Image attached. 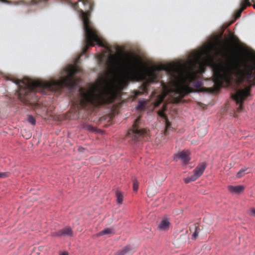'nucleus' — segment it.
<instances>
[{
    "instance_id": "nucleus-1",
    "label": "nucleus",
    "mask_w": 255,
    "mask_h": 255,
    "mask_svg": "<svg viewBox=\"0 0 255 255\" xmlns=\"http://www.w3.org/2000/svg\"><path fill=\"white\" fill-rule=\"evenodd\" d=\"M77 72V68L71 66L66 69L67 76L61 77L58 80L34 81L28 78H25L21 80L8 77L7 80L12 81L17 86L18 89L16 93L21 102L26 105H30L36 107L38 102V97L36 95V92L47 95L51 92L60 93L64 87L71 90L79 81V79L75 77Z\"/></svg>"
},
{
    "instance_id": "nucleus-2",
    "label": "nucleus",
    "mask_w": 255,
    "mask_h": 255,
    "mask_svg": "<svg viewBox=\"0 0 255 255\" xmlns=\"http://www.w3.org/2000/svg\"><path fill=\"white\" fill-rule=\"evenodd\" d=\"M120 85L112 83L108 87L102 88L93 84L88 88H80V106L83 109L88 107H97L113 103L122 90L123 79L118 80Z\"/></svg>"
},
{
    "instance_id": "nucleus-3",
    "label": "nucleus",
    "mask_w": 255,
    "mask_h": 255,
    "mask_svg": "<svg viewBox=\"0 0 255 255\" xmlns=\"http://www.w3.org/2000/svg\"><path fill=\"white\" fill-rule=\"evenodd\" d=\"M231 55L226 65H219L214 69V82L216 87L219 89L224 83L230 85L233 76L241 77V81L244 79L250 83L255 82V63L249 65L246 70L243 71L237 57Z\"/></svg>"
},
{
    "instance_id": "nucleus-4",
    "label": "nucleus",
    "mask_w": 255,
    "mask_h": 255,
    "mask_svg": "<svg viewBox=\"0 0 255 255\" xmlns=\"http://www.w3.org/2000/svg\"><path fill=\"white\" fill-rule=\"evenodd\" d=\"M160 69L165 70L172 77H174L177 74L180 78L181 83L178 84L175 88V94L178 96L177 98H174V103L179 102L185 95L191 92V89L189 85L195 82L197 78V73L192 69L185 71L183 66L175 65H162L154 68L148 69L146 70V74L151 82H154L157 80L156 70Z\"/></svg>"
},
{
    "instance_id": "nucleus-5",
    "label": "nucleus",
    "mask_w": 255,
    "mask_h": 255,
    "mask_svg": "<svg viewBox=\"0 0 255 255\" xmlns=\"http://www.w3.org/2000/svg\"><path fill=\"white\" fill-rule=\"evenodd\" d=\"M79 1L82 2L84 6V11L82 9L80 8L77 2L71 3V6L73 8L78 11L81 16L83 23V28L86 33L87 38V43H90L93 45V41H96L101 45L102 44L100 42L97 30L93 27L91 23L89 16L93 10L94 3L92 0H78Z\"/></svg>"
},
{
    "instance_id": "nucleus-6",
    "label": "nucleus",
    "mask_w": 255,
    "mask_h": 255,
    "mask_svg": "<svg viewBox=\"0 0 255 255\" xmlns=\"http://www.w3.org/2000/svg\"><path fill=\"white\" fill-rule=\"evenodd\" d=\"M123 63L130 74L134 76L140 75L141 62L137 57L132 54H126Z\"/></svg>"
},
{
    "instance_id": "nucleus-7",
    "label": "nucleus",
    "mask_w": 255,
    "mask_h": 255,
    "mask_svg": "<svg viewBox=\"0 0 255 255\" xmlns=\"http://www.w3.org/2000/svg\"><path fill=\"white\" fill-rule=\"evenodd\" d=\"M147 134V130L141 125L140 118H137L132 125V128L128 130L127 136L134 141H139Z\"/></svg>"
},
{
    "instance_id": "nucleus-8",
    "label": "nucleus",
    "mask_w": 255,
    "mask_h": 255,
    "mask_svg": "<svg viewBox=\"0 0 255 255\" xmlns=\"http://www.w3.org/2000/svg\"><path fill=\"white\" fill-rule=\"evenodd\" d=\"M251 87L248 86L243 89H240L237 91L236 93L232 94V98L235 101L236 104L239 105L237 111L239 112L243 109V103L246 98L250 95Z\"/></svg>"
},
{
    "instance_id": "nucleus-9",
    "label": "nucleus",
    "mask_w": 255,
    "mask_h": 255,
    "mask_svg": "<svg viewBox=\"0 0 255 255\" xmlns=\"http://www.w3.org/2000/svg\"><path fill=\"white\" fill-rule=\"evenodd\" d=\"M212 46H211L209 47L207 49L204 50L202 53H198L197 55H199V57H198L196 60L195 62L197 63L199 65V72L200 73L204 72L205 71V63L203 62H201L200 60V55H202L203 54H204L206 55V63H208V64H210L213 62V58L212 55L211 54V51L212 50Z\"/></svg>"
},
{
    "instance_id": "nucleus-10",
    "label": "nucleus",
    "mask_w": 255,
    "mask_h": 255,
    "mask_svg": "<svg viewBox=\"0 0 255 255\" xmlns=\"http://www.w3.org/2000/svg\"><path fill=\"white\" fill-rule=\"evenodd\" d=\"M107 64L111 70L121 66V57L118 55H111L108 58Z\"/></svg>"
},
{
    "instance_id": "nucleus-11",
    "label": "nucleus",
    "mask_w": 255,
    "mask_h": 255,
    "mask_svg": "<svg viewBox=\"0 0 255 255\" xmlns=\"http://www.w3.org/2000/svg\"><path fill=\"white\" fill-rule=\"evenodd\" d=\"M52 236L54 237H72L73 231L70 226H66L61 230L52 233Z\"/></svg>"
},
{
    "instance_id": "nucleus-12",
    "label": "nucleus",
    "mask_w": 255,
    "mask_h": 255,
    "mask_svg": "<svg viewBox=\"0 0 255 255\" xmlns=\"http://www.w3.org/2000/svg\"><path fill=\"white\" fill-rule=\"evenodd\" d=\"M189 155L190 152L188 150H183L175 154L174 159L175 160H177L178 159H181L184 163L187 164L190 160Z\"/></svg>"
},
{
    "instance_id": "nucleus-13",
    "label": "nucleus",
    "mask_w": 255,
    "mask_h": 255,
    "mask_svg": "<svg viewBox=\"0 0 255 255\" xmlns=\"http://www.w3.org/2000/svg\"><path fill=\"white\" fill-rule=\"evenodd\" d=\"M85 36H86V33L85 32ZM99 40H100V42H101V43L102 44L101 45V44H100L99 43V42L98 41H93V43L94 45H92L90 43H87V38H86V37H85V41H84V46L83 47V53H82V54H80V56H82V54H85L87 52V51L88 49L89 46H94L95 42L97 43V44L98 45H99V46H102L103 47H105V48H106L107 49H108L109 48L108 47V46L107 45V44L105 43L103 41V40H102L99 37Z\"/></svg>"
},
{
    "instance_id": "nucleus-14",
    "label": "nucleus",
    "mask_w": 255,
    "mask_h": 255,
    "mask_svg": "<svg viewBox=\"0 0 255 255\" xmlns=\"http://www.w3.org/2000/svg\"><path fill=\"white\" fill-rule=\"evenodd\" d=\"M85 36H86V33L85 32ZM99 40H100V42H101V43L102 44L101 45V44H100L99 43V42L98 41H93V43L94 45H92L90 43H87V38H86V37H85V41H84V46L83 47V53H82V54H80V56H82V54H85L87 52V51L88 49L89 46H94L95 42L97 43V44L98 45H99V46H102L103 47H105V48H106L107 49H108L109 48L108 47V46L107 45V44L105 43L103 41V40H102L99 37Z\"/></svg>"
},
{
    "instance_id": "nucleus-15",
    "label": "nucleus",
    "mask_w": 255,
    "mask_h": 255,
    "mask_svg": "<svg viewBox=\"0 0 255 255\" xmlns=\"http://www.w3.org/2000/svg\"><path fill=\"white\" fill-rule=\"evenodd\" d=\"M251 2H253L252 0H242L240 4V8L235 13V17L236 19L240 17L242 12L248 6L251 5Z\"/></svg>"
},
{
    "instance_id": "nucleus-16",
    "label": "nucleus",
    "mask_w": 255,
    "mask_h": 255,
    "mask_svg": "<svg viewBox=\"0 0 255 255\" xmlns=\"http://www.w3.org/2000/svg\"><path fill=\"white\" fill-rule=\"evenodd\" d=\"M206 168V165L205 164L202 163L198 166H197L195 169L193 170L192 175L196 177L197 179L199 177H200Z\"/></svg>"
},
{
    "instance_id": "nucleus-17",
    "label": "nucleus",
    "mask_w": 255,
    "mask_h": 255,
    "mask_svg": "<svg viewBox=\"0 0 255 255\" xmlns=\"http://www.w3.org/2000/svg\"><path fill=\"white\" fill-rule=\"evenodd\" d=\"M170 223L167 219H162L158 226V229L162 231H166L169 229Z\"/></svg>"
},
{
    "instance_id": "nucleus-18",
    "label": "nucleus",
    "mask_w": 255,
    "mask_h": 255,
    "mask_svg": "<svg viewBox=\"0 0 255 255\" xmlns=\"http://www.w3.org/2000/svg\"><path fill=\"white\" fill-rule=\"evenodd\" d=\"M228 189L231 193L240 194L243 192L245 189V187L243 185H238L235 186L230 185L228 186Z\"/></svg>"
},
{
    "instance_id": "nucleus-19",
    "label": "nucleus",
    "mask_w": 255,
    "mask_h": 255,
    "mask_svg": "<svg viewBox=\"0 0 255 255\" xmlns=\"http://www.w3.org/2000/svg\"><path fill=\"white\" fill-rule=\"evenodd\" d=\"M158 114L159 116L164 118L165 122V129L164 130V134L167 135L168 133L167 131L169 128H170L171 124V123L168 120L167 117L165 115L163 111H159L158 112Z\"/></svg>"
},
{
    "instance_id": "nucleus-20",
    "label": "nucleus",
    "mask_w": 255,
    "mask_h": 255,
    "mask_svg": "<svg viewBox=\"0 0 255 255\" xmlns=\"http://www.w3.org/2000/svg\"><path fill=\"white\" fill-rule=\"evenodd\" d=\"M132 253V250L130 246H126L122 250L116 252L115 255H131Z\"/></svg>"
},
{
    "instance_id": "nucleus-21",
    "label": "nucleus",
    "mask_w": 255,
    "mask_h": 255,
    "mask_svg": "<svg viewBox=\"0 0 255 255\" xmlns=\"http://www.w3.org/2000/svg\"><path fill=\"white\" fill-rule=\"evenodd\" d=\"M147 87L146 85L145 84L142 85L139 90L138 91H135L134 92V98H136L138 96L141 95L144 93H146L147 92Z\"/></svg>"
},
{
    "instance_id": "nucleus-22",
    "label": "nucleus",
    "mask_w": 255,
    "mask_h": 255,
    "mask_svg": "<svg viewBox=\"0 0 255 255\" xmlns=\"http://www.w3.org/2000/svg\"><path fill=\"white\" fill-rule=\"evenodd\" d=\"M193 230H194V232L192 234V239H196L199 235L200 228L198 226H193L190 228V230L191 231Z\"/></svg>"
},
{
    "instance_id": "nucleus-23",
    "label": "nucleus",
    "mask_w": 255,
    "mask_h": 255,
    "mask_svg": "<svg viewBox=\"0 0 255 255\" xmlns=\"http://www.w3.org/2000/svg\"><path fill=\"white\" fill-rule=\"evenodd\" d=\"M116 196L117 198V203L118 204H122L123 201V193L121 191L117 190L116 192Z\"/></svg>"
},
{
    "instance_id": "nucleus-24",
    "label": "nucleus",
    "mask_w": 255,
    "mask_h": 255,
    "mask_svg": "<svg viewBox=\"0 0 255 255\" xmlns=\"http://www.w3.org/2000/svg\"><path fill=\"white\" fill-rule=\"evenodd\" d=\"M113 233H114L113 229L110 228H107L101 231V232H100L99 233V236H103L105 235L112 234Z\"/></svg>"
},
{
    "instance_id": "nucleus-25",
    "label": "nucleus",
    "mask_w": 255,
    "mask_h": 255,
    "mask_svg": "<svg viewBox=\"0 0 255 255\" xmlns=\"http://www.w3.org/2000/svg\"><path fill=\"white\" fill-rule=\"evenodd\" d=\"M48 0H31V3L33 5L40 4L43 3V6L47 5V1Z\"/></svg>"
},
{
    "instance_id": "nucleus-26",
    "label": "nucleus",
    "mask_w": 255,
    "mask_h": 255,
    "mask_svg": "<svg viewBox=\"0 0 255 255\" xmlns=\"http://www.w3.org/2000/svg\"><path fill=\"white\" fill-rule=\"evenodd\" d=\"M165 95H160L157 99V101L155 103V107H158L160 104H161L165 98Z\"/></svg>"
},
{
    "instance_id": "nucleus-27",
    "label": "nucleus",
    "mask_w": 255,
    "mask_h": 255,
    "mask_svg": "<svg viewBox=\"0 0 255 255\" xmlns=\"http://www.w3.org/2000/svg\"><path fill=\"white\" fill-rule=\"evenodd\" d=\"M146 103L144 101H139L137 106V109L140 110H143L145 108Z\"/></svg>"
},
{
    "instance_id": "nucleus-28",
    "label": "nucleus",
    "mask_w": 255,
    "mask_h": 255,
    "mask_svg": "<svg viewBox=\"0 0 255 255\" xmlns=\"http://www.w3.org/2000/svg\"><path fill=\"white\" fill-rule=\"evenodd\" d=\"M247 168H243L241 169L237 174V177L238 178H241L243 177L246 173Z\"/></svg>"
},
{
    "instance_id": "nucleus-29",
    "label": "nucleus",
    "mask_w": 255,
    "mask_h": 255,
    "mask_svg": "<svg viewBox=\"0 0 255 255\" xmlns=\"http://www.w3.org/2000/svg\"><path fill=\"white\" fill-rule=\"evenodd\" d=\"M196 177H194L192 174L191 175H189L187 178L184 179V181L186 183H188L191 181H193L196 180Z\"/></svg>"
},
{
    "instance_id": "nucleus-30",
    "label": "nucleus",
    "mask_w": 255,
    "mask_h": 255,
    "mask_svg": "<svg viewBox=\"0 0 255 255\" xmlns=\"http://www.w3.org/2000/svg\"><path fill=\"white\" fill-rule=\"evenodd\" d=\"M28 121L32 125H35L36 124V120L34 117L29 115L28 118Z\"/></svg>"
},
{
    "instance_id": "nucleus-31",
    "label": "nucleus",
    "mask_w": 255,
    "mask_h": 255,
    "mask_svg": "<svg viewBox=\"0 0 255 255\" xmlns=\"http://www.w3.org/2000/svg\"><path fill=\"white\" fill-rule=\"evenodd\" d=\"M138 188V182L136 180H134L133 183V190L134 191L136 192Z\"/></svg>"
},
{
    "instance_id": "nucleus-32",
    "label": "nucleus",
    "mask_w": 255,
    "mask_h": 255,
    "mask_svg": "<svg viewBox=\"0 0 255 255\" xmlns=\"http://www.w3.org/2000/svg\"><path fill=\"white\" fill-rule=\"evenodd\" d=\"M9 176L8 172H0V178H4Z\"/></svg>"
},
{
    "instance_id": "nucleus-33",
    "label": "nucleus",
    "mask_w": 255,
    "mask_h": 255,
    "mask_svg": "<svg viewBox=\"0 0 255 255\" xmlns=\"http://www.w3.org/2000/svg\"><path fill=\"white\" fill-rule=\"evenodd\" d=\"M249 214L250 216L255 217V208H252L249 212Z\"/></svg>"
},
{
    "instance_id": "nucleus-34",
    "label": "nucleus",
    "mask_w": 255,
    "mask_h": 255,
    "mask_svg": "<svg viewBox=\"0 0 255 255\" xmlns=\"http://www.w3.org/2000/svg\"><path fill=\"white\" fill-rule=\"evenodd\" d=\"M88 129L89 130L93 131L94 130V127H92L91 126H88Z\"/></svg>"
},
{
    "instance_id": "nucleus-35",
    "label": "nucleus",
    "mask_w": 255,
    "mask_h": 255,
    "mask_svg": "<svg viewBox=\"0 0 255 255\" xmlns=\"http://www.w3.org/2000/svg\"><path fill=\"white\" fill-rule=\"evenodd\" d=\"M60 255H68V254L67 252H63Z\"/></svg>"
},
{
    "instance_id": "nucleus-36",
    "label": "nucleus",
    "mask_w": 255,
    "mask_h": 255,
    "mask_svg": "<svg viewBox=\"0 0 255 255\" xmlns=\"http://www.w3.org/2000/svg\"><path fill=\"white\" fill-rule=\"evenodd\" d=\"M2 1L3 2H7V0H2Z\"/></svg>"
},
{
    "instance_id": "nucleus-37",
    "label": "nucleus",
    "mask_w": 255,
    "mask_h": 255,
    "mask_svg": "<svg viewBox=\"0 0 255 255\" xmlns=\"http://www.w3.org/2000/svg\"><path fill=\"white\" fill-rule=\"evenodd\" d=\"M206 130H205L204 134H206Z\"/></svg>"
},
{
    "instance_id": "nucleus-38",
    "label": "nucleus",
    "mask_w": 255,
    "mask_h": 255,
    "mask_svg": "<svg viewBox=\"0 0 255 255\" xmlns=\"http://www.w3.org/2000/svg\"><path fill=\"white\" fill-rule=\"evenodd\" d=\"M252 1L253 2H254V0H252Z\"/></svg>"
},
{
    "instance_id": "nucleus-39",
    "label": "nucleus",
    "mask_w": 255,
    "mask_h": 255,
    "mask_svg": "<svg viewBox=\"0 0 255 255\" xmlns=\"http://www.w3.org/2000/svg\"><path fill=\"white\" fill-rule=\"evenodd\" d=\"M80 56L78 57V59H77V60H78V59H80Z\"/></svg>"
},
{
    "instance_id": "nucleus-40",
    "label": "nucleus",
    "mask_w": 255,
    "mask_h": 255,
    "mask_svg": "<svg viewBox=\"0 0 255 255\" xmlns=\"http://www.w3.org/2000/svg\"><path fill=\"white\" fill-rule=\"evenodd\" d=\"M254 8H255V5H254Z\"/></svg>"
},
{
    "instance_id": "nucleus-41",
    "label": "nucleus",
    "mask_w": 255,
    "mask_h": 255,
    "mask_svg": "<svg viewBox=\"0 0 255 255\" xmlns=\"http://www.w3.org/2000/svg\"><path fill=\"white\" fill-rule=\"evenodd\" d=\"M255 2V0H254V2Z\"/></svg>"
}]
</instances>
